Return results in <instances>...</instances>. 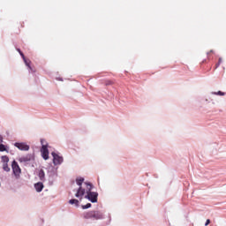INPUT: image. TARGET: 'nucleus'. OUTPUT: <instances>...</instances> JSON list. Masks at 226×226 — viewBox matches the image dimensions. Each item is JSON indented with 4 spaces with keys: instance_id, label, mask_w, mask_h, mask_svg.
<instances>
[{
    "instance_id": "obj_1",
    "label": "nucleus",
    "mask_w": 226,
    "mask_h": 226,
    "mask_svg": "<svg viewBox=\"0 0 226 226\" xmlns=\"http://www.w3.org/2000/svg\"><path fill=\"white\" fill-rule=\"evenodd\" d=\"M83 217L86 220H102V218H103V215L100 211L92 210L85 213Z\"/></svg>"
},
{
    "instance_id": "obj_2",
    "label": "nucleus",
    "mask_w": 226,
    "mask_h": 226,
    "mask_svg": "<svg viewBox=\"0 0 226 226\" xmlns=\"http://www.w3.org/2000/svg\"><path fill=\"white\" fill-rule=\"evenodd\" d=\"M76 183H77L78 186H79V187L75 193V197H77V199H79V200H82V198L84 197V194L86 193V189L82 188V183H84V177L77 178Z\"/></svg>"
},
{
    "instance_id": "obj_3",
    "label": "nucleus",
    "mask_w": 226,
    "mask_h": 226,
    "mask_svg": "<svg viewBox=\"0 0 226 226\" xmlns=\"http://www.w3.org/2000/svg\"><path fill=\"white\" fill-rule=\"evenodd\" d=\"M12 172L15 176L16 179H20V175L22 174V169L19 166V162L17 161H13L11 163Z\"/></svg>"
},
{
    "instance_id": "obj_4",
    "label": "nucleus",
    "mask_w": 226,
    "mask_h": 226,
    "mask_svg": "<svg viewBox=\"0 0 226 226\" xmlns=\"http://www.w3.org/2000/svg\"><path fill=\"white\" fill-rule=\"evenodd\" d=\"M85 199H87L90 200V202H98V192H87V195L85 196Z\"/></svg>"
},
{
    "instance_id": "obj_5",
    "label": "nucleus",
    "mask_w": 226,
    "mask_h": 226,
    "mask_svg": "<svg viewBox=\"0 0 226 226\" xmlns=\"http://www.w3.org/2000/svg\"><path fill=\"white\" fill-rule=\"evenodd\" d=\"M43 142L44 140L41 139V144L42 145L41 148V156L43 160H49V147H47V145H44Z\"/></svg>"
},
{
    "instance_id": "obj_6",
    "label": "nucleus",
    "mask_w": 226,
    "mask_h": 226,
    "mask_svg": "<svg viewBox=\"0 0 226 226\" xmlns=\"http://www.w3.org/2000/svg\"><path fill=\"white\" fill-rule=\"evenodd\" d=\"M51 154L53 156L54 165H61V163H63V162H64L63 156L56 154V152L51 153Z\"/></svg>"
},
{
    "instance_id": "obj_7",
    "label": "nucleus",
    "mask_w": 226,
    "mask_h": 226,
    "mask_svg": "<svg viewBox=\"0 0 226 226\" xmlns=\"http://www.w3.org/2000/svg\"><path fill=\"white\" fill-rule=\"evenodd\" d=\"M31 160H33V154H26L18 158L19 163H27V162H31Z\"/></svg>"
},
{
    "instance_id": "obj_8",
    "label": "nucleus",
    "mask_w": 226,
    "mask_h": 226,
    "mask_svg": "<svg viewBox=\"0 0 226 226\" xmlns=\"http://www.w3.org/2000/svg\"><path fill=\"white\" fill-rule=\"evenodd\" d=\"M15 147H18V149H19V151H29V145L21 142V143H15L14 144Z\"/></svg>"
},
{
    "instance_id": "obj_9",
    "label": "nucleus",
    "mask_w": 226,
    "mask_h": 226,
    "mask_svg": "<svg viewBox=\"0 0 226 226\" xmlns=\"http://www.w3.org/2000/svg\"><path fill=\"white\" fill-rule=\"evenodd\" d=\"M34 188H35L36 192H41V190H43V183L38 182V183L34 184Z\"/></svg>"
},
{
    "instance_id": "obj_10",
    "label": "nucleus",
    "mask_w": 226,
    "mask_h": 226,
    "mask_svg": "<svg viewBox=\"0 0 226 226\" xmlns=\"http://www.w3.org/2000/svg\"><path fill=\"white\" fill-rule=\"evenodd\" d=\"M38 177L41 181H45V171L43 170H40L38 173Z\"/></svg>"
},
{
    "instance_id": "obj_11",
    "label": "nucleus",
    "mask_w": 226,
    "mask_h": 226,
    "mask_svg": "<svg viewBox=\"0 0 226 226\" xmlns=\"http://www.w3.org/2000/svg\"><path fill=\"white\" fill-rule=\"evenodd\" d=\"M1 160L3 164L10 162V157H8V155H3Z\"/></svg>"
},
{
    "instance_id": "obj_12",
    "label": "nucleus",
    "mask_w": 226,
    "mask_h": 226,
    "mask_svg": "<svg viewBox=\"0 0 226 226\" xmlns=\"http://www.w3.org/2000/svg\"><path fill=\"white\" fill-rule=\"evenodd\" d=\"M69 204H72V205L75 204V206L79 207V200H76V199L70 200Z\"/></svg>"
},
{
    "instance_id": "obj_13",
    "label": "nucleus",
    "mask_w": 226,
    "mask_h": 226,
    "mask_svg": "<svg viewBox=\"0 0 226 226\" xmlns=\"http://www.w3.org/2000/svg\"><path fill=\"white\" fill-rule=\"evenodd\" d=\"M3 169L5 172H10V170H11L10 166H8V163H4Z\"/></svg>"
},
{
    "instance_id": "obj_14",
    "label": "nucleus",
    "mask_w": 226,
    "mask_h": 226,
    "mask_svg": "<svg viewBox=\"0 0 226 226\" xmlns=\"http://www.w3.org/2000/svg\"><path fill=\"white\" fill-rule=\"evenodd\" d=\"M85 185H87V192H91V190H93V185L90 183H85Z\"/></svg>"
},
{
    "instance_id": "obj_15",
    "label": "nucleus",
    "mask_w": 226,
    "mask_h": 226,
    "mask_svg": "<svg viewBox=\"0 0 226 226\" xmlns=\"http://www.w3.org/2000/svg\"><path fill=\"white\" fill-rule=\"evenodd\" d=\"M213 94H217L218 96H225V93L222 91L214 92Z\"/></svg>"
},
{
    "instance_id": "obj_16",
    "label": "nucleus",
    "mask_w": 226,
    "mask_h": 226,
    "mask_svg": "<svg viewBox=\"0 0 226 226\" xmlns=\"http://www.w3.org/2000/svg\"><path fill=\"white\" fill-rule=\"evenodd\" d=\"M0 151L1 152L6 151V146H4V144H0Z\"/></svg>"
},
{
    "instance_id": "obj_17",
    "label": "nucleus",
    "mask_w": 226,
    "mask_h": 226,
    "mask_svg": "<svg viewBox=\"0 0 226 226\" xmlns=\"http://www.w3.org/2000/svg\"><path fill=\"white\" fill-rule=\"evenodd\" d=\"M91 207V203H87V205L82 206V209H89Z\"/></svg>"
},
{
    "instance_id": "obj_18",
    "label": "nucleus",
    "mask_w": 226,
    "mask_h": 226,
    "mask_svg": "<svg viewBox=\"0 0 226 226\" xmlns=\"http://www.w3.org/2000/svg\"><path fill=\"white\" fill-rule=\"evenodd\" d=\"M112 84H114L112 80H106L105 82V86H112Z\"/></svg>"
},
{
    "instance_id": "obj_19",
    "label": "nucleus",
    "mask_w": 226,
    "mask_h": 226,
    "mask_svg": "<svg viewBox=\"0 0 226 226\" xmlns=\"http://www.w3.org/2000/svg\"><path fill=\"white\" fill-rule=\"evenodd\" d=\"M18 52L20 54L21 57L23 59H26V56H24V53L22 51H20V49H18Z\"/></svg>"
},
{
    "instance_id": "obj_20",
    "label": "nucleus",
    "mask_w": 226,
    "mask_h": 226,
    "mask_svg": "<svg viewBox=\"0 0 226 226\" xmlns=\"http://www.w3.org/2000/svg\"><path fill=\"white\" fill-rule=\"evenodd\" d=\"M24 62H25V64L28 66V68H29L30 70H33V69L31 68V65L29 64V62H27V60H26V58L24 59Z\"/></svg>"
},
{
    "instance_id": "obj_21",
    "label": "nucleus",
    "mask_w": 226,
    "mask_h": 226,
    "mask_svg": "<svg viewBox=\"0 0 226 226\" xmlns=\"http://www.w3.org/2000/svg\"><path fill=\"white\" fill-rule=\"evenodd\" d=\"M209 223H211V220L207 219V220L206 221L205 226L209 225Z\"/></svg>"
},
{
    "instance_id": "obj_22",
    "label": "nucleus",
    "mask_w": 226,
    "mask_h": 226,
    "mask_svg": "<svg viewBox=\"0 0 226 226\" xmlns=\"http://www.w3.org/2000/svg\"><path fill=\"white\" fill-rule=\"evenodd\" d=\"M220 63H222V58H219V62H218V64H216V68L220 66Z\"/></svg>"
},
{
    "instance_id": "obj_23",
    "label": "nucleus",
    "mask_w": 226,
    "mask_h": 226,
    "mask_svg": "<svg viewBox=\"0 0 226 226\" xmlns=\"http://www.w3.org/2000/svg\"><path fill=\"white\" fill-rule=\"evenodd\" d=\"M0 142H3V139H1Z\"/></svg>"
},
{
    "instance_id": "obj_24",
    "label": "nucleus",
    "mask_w": 226,
    "mask_h": 226,
    "mask_svg": "<svg viewBox=\"0 0 226 226\" xmlns=\"http://www.w3.org/2000/svg\"><path fill=\"white\" fill-rule=\"evenodd\" d=\"M210 52H213V50H210Z\"/></svg>"
}]
</instances>
